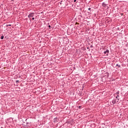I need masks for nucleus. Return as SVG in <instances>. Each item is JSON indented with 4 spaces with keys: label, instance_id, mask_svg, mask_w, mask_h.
I'll return each instance as SVG.
<instances>
[{
    "label": "nucleus",
    "instance_id": "f257e3e1",
    "mask_svg": "<svg viewBox=\"0 0 128 128\" xmlns=\"http://www.w3.org/2000/svg\"><path fill=\"white\" fill-rule=\"evenodd\" d=\"M34 12H31L28 15V18H34Z\"/></svg>",
    "mask_w": 128,
    "mask_h": 128
},
{
    "label": "nucleus",
    "instance_id": "f03ea898",
    "mask_svg": "<svg viewBox=\"0 0 128 128\" xmlns=\"http://www.w3.org/2000/svg\"><path fill=\"white\" fill-rule=\"evenodd\" d=\"M117 102H118V100H116V98H114L112 100V104H116Z\"/></svg>",
    "mask_w": 128,
    "mask_h": 128
},
{
    "label": "nucleus",
    "instance_id": "7ed1b4c3",
    "mask_svg": "<svg viewBox=\"0 0 128 128\" xmlns=\"http://www.w3.org/2000/svg\"><path fill=\"white\" fill-rule=\"evenodd\" d=\"M108 54H110V50H106L104 52V54H106V56H108Z\"/></svg>",
    "mask_w": 128,
    "mask_h": 128
},
{
    "label": "nucleus",
    "instance_id": "20e7f679",
    "mask_svg": "<svg viewBox=\"0 0 128 128\" xmlns=\"http://www.w3.org/2000/svg\"><path fill=\"white\" fill-rule=\"evenodd\" d=\"M105 76H108H108H110V73L106 72V74H105Z\"/></svg>",
    "mask_w": 128,
    "mask_h": 128
},
{
    "label": "nucleus",
    "instance_id": "39448f33",
    "mask_svg": "<svg viewBox=\"0 0 128 128\" xmlns=\"http://www.w3.org/2000/svg\"><path fill=\"white\" fill-rule=\"evenodd\" d=\"M116 100H118V102L120 100V96L118 95L117 96H116Z\"/></svg>",
    "mask_w": 128,
    "mask_h": 128
},
{
    "label": "nucleus",
    "instance_id": "423d86ee",
    "mask_svg": "<svg viewBox=\"0 0 128 128\" xmlns=\"http://www.w3.org/2000/svg\"><path fill=\"white\" fill-rule=\"evenodd\" d=\"M102 6L104 7V6H106V3L103 2V3L102 4Z\"/></svg>",
    "mask_w": 128,
    "mask_h": 128
},
{
    "label": "nucleus",
    "instance_id": "0eeeda50",
    "mask_svg": "<svg viewBox=\"0 0 128 128\" xmlns=\"http://www.w3.org/2000/svg\"><path fill=\"white\" fill-rule=\"evenodd\" d=\"M4 36L3 34H2V36L1 37H0V39H1V40H4Z\"/></svg>",
    "mask_w": 128,
    "mask_h": 128
},
{
    "label": "nucleus",
    "instance_id": "6e6552de",
    "mask_svg": "<svg viewBox=\"0 0 128 128\" xmlns=\"http://www.w3.org/2000/svg\"><path fill=\"white\" fill-rule=\"evenodd\" d=\"M116 94L117 95V96H118V94H120V92L118 91L117 92Z\"/></svg>",
    "mask_w": 128,
    "mask_h": 128
},
{
    "label": "nucleus",
    "instance_id": "1a4fd4ad",
    "mask_svg": "<svg viewBox=\"0 0 128 128\" xmlns=\"http://www.w3.org/2000/svg\"><path fill=\"white\" fill-rule=\"evenodd\" d=\"M54 122H58V118H54Z\"/></svg>",
    "mask_w": 128,
    "mask_h": 128
},
{
    "label": "nucleus",
    "instance_id": "9d476101",
    "mask_svg": "<svg viewBox=\"0 0 128 128\" xmlns=\"http://www.w3.org/2000/svg\"><path fill=\"white\" fill-rule=\"evenodd\" d=\"M116 66H118V68H120V65H118V64H116Z\"/></svg>",
    "mask_w": 128,
    "mask_h": 128
},
{
    "label": "nucleus",
    "instance_id": "9b49d317",
    "mask_svg": "<svg viewBox=\"0 0 128 128\" xmlns=\"http://www.w3.org/2000/svg\"><path fill=\"white\" fill-rule=\"evenodd\" d=\"M16 84H18V82H20V81H19L18 80H16Z\"/></svg>",
    "mask_w": 128,
    "mask_h": 128
},
{
    "label": "nucleus",
    "instance_id": "f8f14e48",
    "mask_svg": "<svg viewBox=\"0 0 128 128\" xmlns=\"http://www.w3.org/2000/svg\"><path fill=\"white\" fill-rule=\"evenodd\" d=\"M88 10H92V8H88Z\"/></svg>",
    "mask_w": 128,
    "mask_h": 128
},
{
    "label": "nucleus",
    "instance_id": "ddd939ff",
    "mask_svg": "<svg viewBox=\"0 0 128 128\" xmlns=\"http://www.w3.org/2000/svg\"><path fill=\"white\" fill-rule=\"evenodd\" d=\"M32 20H34V18L32 17Z\"/></svg>",
    "mask_w": 128,
    "mask_h": 128
},
{
    "label": "nucleus",
    "instance_id": "4468645a",
    "mask_svg": "<svg viewBox=\"0 0 128 128\" xmlns=\"http://www.w3.org/2000/svg\"><path fill=\"white\" fill-rule=\"evenodd\" d=\"M8 26H12V24H8Z\"/></svg>",
    "mask_w": 128,
    "mask_h": 128
},
{
    "label": "nucleus",
    "instance_id": "2eb2a0df",
    "mask_svg": "<svg viewBox=\"0 0 128 128\" xmlns=\"http://www.w3.org/2000/svg\"><path fill=\"white\" fill-rule=\"evenodd\" d=\"M81 107V106H78V108H80Z\"/></svg>",
    "mask_w": 128,
    "mask_h": 128
},
{
    "label": "nucleus",
    "instance_id": "dca6fc26",
    "mask_svg": "<svg viewBox=\"0 0 128 128\" xmlns=\"http://www.w3.org/2000/svg\"><path fill=\"white\" fill-rule=\"evenodd\" d=\"M76 2V0H74V2Z\"/></svg>",
    "mask_w": 128,
    "mask_h": 128
},
{
    "label": "nucleus",
    "instance_id": "f3484780",
    "mask_svg": "<svg viewBox=\"0 0 128 128\" xmlns=\"http://www.w3.org/2000/svg\"><path fill=\"white\" fill-rule=\"evenodd\" d=\"M48 28H50V25H49V26H48Z\"/></svg>",
    "mask_w": 128,
    "mask_h": 128
},
{
    "label": "nucleus",
    "instance_id": "a211bd4d",
    "mask_svg": "<svg viewBox=\"0 0 128 128\" xmlns=\"http://www.w3.org/2000/svg\"><path fill=\"white\" fill-rule=\"evenodd\" d=\"M6 26H8V24H6Z\"/></svg>",
    "mask_w": 128,
    "mask_h": 128
},
{
    "label": "nucleus",
    "instance_id": "6ab92c4d",
    "mask_svg": "<svg viewBox=\"0 0 128 128\" xmlns=\"http://www.w3.org/2000/svg\"><path fill=\"white\" fill-rule=\"evenodd\" d=\"M91 48H92V45L91 46Z\"/></svg>",
    "mask_w": 128,
    "mask_h": 128
},
{
    "label": "nucleus",
    "instance_id": "aec40b11",
    "mask_svg": "<svg viewBox=\"0 0 128 128\" xmlns=\"http://www.w3.org/2000/svg\"><path fill=\"white\" fill-rule=\"evenodd\" d=\"M90 12H88V14H90Z\"/></svg>",
    "mask_w": 128,
    "mask_h": 128
},
{
    "label": "nucleus",
    "instance_id": "412c9836",
    "mask_svg": "<svg viewBox=\"0 0 128 128\" xmlns=\"http://www.w3.org/2000/svg\"><path fill=\"white\" fill-rule=\"evenodd\" d=\"M30 22H32V20H30Z\"/></svg>",
    "mask_w": 128,
    "mask_h": 128
},
{
    "label": "nucleus",
    "instance_id": "4be33fe9",
    "mask_svg": "<svg viewBox=\"0 0 128 128\" xmlns=\"http://www.w3.org/2000/svg\"><path fill=\"white\" fill-rule=\"evenodd\" d=\"M0 128H4V127H1Z\"/></svg>",
    "mask_w": 128,
    "mask_h": 128
}]
</instances>
